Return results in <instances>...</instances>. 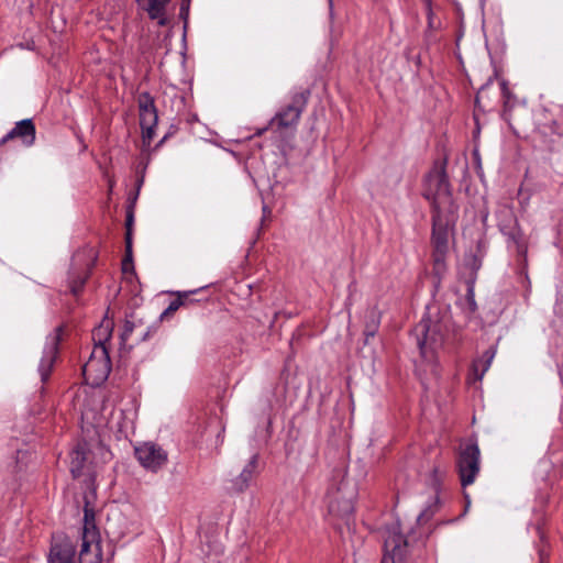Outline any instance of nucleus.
Wrapping results in <instances>:
<instances>
[{"instance_id": "1", "label": "nucleus", "mask_w": 563, "mask_h": 563, "mask_svg": "<svg viewBox=\"0 0 563 563\" xmlns=\"http://www.w3.org/2000/svg\"><path fill=\"white\" fill-rule=\"evenodd\" d=\"M424 197L432 205V214L452 218L457 214V205L452 197L444 163L435 165L426 179Z\"/></svg>"}, {"instance_id": "2", "label": "nucleus", "mask_w": 563, "mask_h": 563, "mask_svg": "<svg viewBox=\"0 0 563 563\" xmlns=\"http://www.w3.org/2000/svg\"><path fill=\"white\" fill-rule=\"evenodd\" d=\"M457 219V214L449 218L444 214H432V260L433 273L441 278L446 272V256L450 251L449 236Z\"/></svg>"}, {"instance_id": "3", "label": "nucleus", "mask_w": 563, "mask_h": 563, "mask_svg": "<svg viewBox=\"0 0 563 563\" xmlns=\"http://www.w3.org/2000/svg\"><path fill=\"white\" fill-rule=\"evenodd\" d=\"M417 345L424 358H432L434 351L442 345L444 341L443 327L432 321L430 318H423L413 329Z\"/></svg>"}, {"instance_id": "4", "label": "nucleus", "mask_w": 563, "mask_h": 563, "mask_svg": "<svg viewBox=\"0 0 563 563\" xmlns=\"http://www.w3.org/2000/svg\"><path fill=\"white\" fill-rule=\"evenodd\" d=\"M111 362L107 346L95 345L89 360L82 366V375L87 384L101 385L109 376Z\"/></svg>"}, {"instance_id": "5", "label": "nucleus", "mask_w": 563, "mask_h": 563, "mask_svg": "<svg viewBox=\"0 0 563 563\" xmlns=\"http://www.w3.org/2000/svg\"><path fill=\"white\" fill-rule=\"evenodd\" d=\"M456 467L463 487L475 482L481 468V453L476 444H467L460 452Z\"/></svg>"}, {"instance_id": "6", "label": "nucleus", "mask_w": 563, "mask_h": 563, "mask_svg": "<svg viewBox=\"0 0 563 563\" xmlns=\"http://www.w3.org/2000/svg\"><path fill=\"white\" fill-rule=\"evenodd\" d=\"M408 542L400 532L399 526L386 529L384 534V558L382 563H402Z\"/></svg>"}, {"instance_id": "7", "label": "nucleus", "mask_w": 563, "mask_h": 563, "mask_svg": "<svg viewBox=\"0 0 563 563\" xmlns=\"http://www.w3.org/2000/svg\"><path fill=\"white\" fill-rule=\"evenodd\" d=\"M140 110V124L142 128V137L144 143L150 144L154 136V129L157 124L158 117L153 97L147 92H142L137 98Z\"/></svg>"}, {"instance_id": "8", "label": "nucleus", "mask_w": 563, "mask_h": 563, "mask_svg": "<svg viewBox=\"0 0 563 563\" xmlns=\"http://www.w3.org/2000/svg\"><path fill=\"white\" fill-rule=\"evenodd\" d=\"M135 456L143 467L152 472L161 470L168 460L167 452L154 442H144L135 446Z\"/></svg>"}, {"instance_id": "9", "label": "nucleus", "mask_w": 563, "mask_h": 563, "mask_svg": "<svg viewBox=\"0 0 563 563\" xmlns=\"http://www.w3.org/2000/svg\"><path fill=\"white\" fill-rule=\"evenodd\" d=\"M308 91L300 92L294 96L291 104L280 111L272 120V124H277L279 128H290L298 123L302 109L307 102Z\"/></svg>"}, {"instance_id": "10", "label": "nucleus", "mask_w": 563, "mask_h": 563, "mask_svg": "<svg viewBox=\"0 0 563 563\" xmlns=\"http://www.w3.org/2000/svg\"><path fill=\"white\" fill-rule=\"evenodd\" d=\"M102 552L100 545L99 531L87 530L85 537H81V547L79 551V563H101Z\"/></svg>"}, {"instance_id": "11", "label": "nucleus", "mask_w": 563, "mask_h": 563, "mask_svg": "<svg viewBox=\"0 0 563 563\" xmlns=\"http://www.w3.org/2000/svg\"><path fill=\"white\" fill-rule=\"evenodd\" d=\"M446 474V468L440 464L433 465L427 478L429 485L434 488L433 503L429 505L418 517L419 521H428L439 509L440 498L438 495L439 486Z\"/></svg>"}, {"instance_id": "12", "label": "nucleus", "mask_w": 563, "mask_h": 563, "mask_svg": "<svg viewBox=\"0 0 563 563\" xmlns=\"http://www.w3.org/2000/svg\"><path fill=\"white\" fill-rule=\"evenodd\" d=\"M20 137L23 143L27 146L32 145L35 141V126L30 119L22 120L15 124V126L5 134L0 144H4L10 140Z\"/></svg>"}, {"instance_id": "13", "label": "nucleus", "mask_w": 563, "mask_h": 563, "mask_svg": "<svg viewBox=\"0 0 563 563\" xmlns=\"http://www.w3.org/2000/svg\"><path fill=\"white\" fill-rule=\"evenodd\" d=\"M258 455L251 456L242 472L232 481V489L236 493L246 490L257 473Z\"/></svg>"}, {"instance_id": "14", "label": "nucleus", "mask_w": 563, "mask_h": 563, "mask_svg": "<svg viewBox=\"0 0 563 563\" xmlns=\"http://www.w3.org/2000/svg\"><path fill=\"white\" fill-rule=\"evenodd\" d=\"M500 214L504 219L499 222L500 230L507 235L510 240L517 244L518 250L521 249V239L522 234L520 229L517 227L516 218L510 209H504Z\"/></svg>"}, {"instance_id": "15", "label": "nucleus", "mask_w": 563, "mask_h": 563, "mask_svg": "<svg viewBox=\"0 0 563 563\" xmlns=\"http://www.w3.org/2000/svg\"><path fill=\"white\" fill-rule=\"evenodd\" d=\"M74 555L73 543L64 539L52 545L48 561L49 563H73Z\"/></svg>"}, {"instance_id": "16", "label": "nucleus", "mask_w": 563, "mask_h": 563, "mask_svg": "<svg viewBox=\"0 0 563 563\" xmlns=\"http://www.w3.org/2000/svg\"><path fill=\"white\" fill-rule=\"evenodd\" d=\"M60 333H62V328L59 327L55 330V335L52 339V344H51L48 352L41 361L38 371L41 374L42 382L47 380L51 375V372H52V368H53V365H54V362L56 358V354H57V345L60 340Z\"/></svg>"}, {"instance_id": "17", "label": "nucleus", "mask_w": 563, "mask_h": 563, "mask_svg": "<svg viewBox=\"0 0 563 563\" xmlns=\"http://www.w3.org/2000/svg\"><path fill=\"white\" fill-rule=\"evenodd\" d=\"M87 461L86 445L78 444L70 453V472L77 478L82 474Z\"/></svg>"}, {"instance_id": "18", "label": "nucleus", "mask_w": 563, "mask_h": 563, "mask_svg": "<svg viewBox=\"0 0 563 563\" xmlns=\"http://www.w3.org/2000/svg\"><path fill=\"white\" fill-rule=\"evenodd\" d=\"M170 0H148L146 12L152 20H157L158 24L164 26L168 20L166 16V5Z\"/></svg>"}, {"instance_id": "19", "label": "nucleus", "mask_w": 563, "mask_h": 563, "mask_svg": "<svg viewBox=\"0 0 563 563\" xmlns=\"http://www.w3.org/2000/svg\"><path fill=\"white\" fill-rule=\"evenodd\" d=\"M329 511L338 517L346 519L347 527L350 526V517L354 512V506L351 499H333L329 505Z\"/></svg>"}, {"instance_id": "20", "label": "nucleus", "mask_w": 563, "mask_h": 563, "mask_svg": "<svg viewBox=\"0 0 563 563\" xmlns=\"http://www.w3.org/2000/svg\"><path fill=\"white\" fill-rule=\"evenodd\" d=\"M113 323L110 320H103L99 327L92 332V339L95 345L106 346V343L110 340L112 333Z\"/></svg>"}, {"instance_id": "21", "label": "nucleus", "mask_w": 563, "mask_h": 563, "mask_svg": "<svg viewBox=\"0 0 563 563\" xmlns=\"http://www.w3.org/2000/svg\"><path fill=\"white\" fill-rule=\"evenodd\" d=\"M133 222V214L129 213L126 217V234H125V257L122 262L123 271H128V266L132 265V234L131 225Z\"/></svg>"}, {"instance_id": "22", "label": "nucleus", "mask_w": 563, "mask_h": 563, "mask_svg": "<svg viewBox=\"0 0 563 563\" xmlns=\"http://www.w3.org/2000/svg\"><path fill=\"white\" fill-rule=\"evenodd\" d=\"M195 291H184V292H177L176 299H174L169 306L162 312L159 319L164 320L172 316L174 312H176L188 299L190 294H194Z\"/></svg>"}, {"instance_id": "23", "label": "nucleus", "mask_w": 563, "mask_h": 563, "mask_svg": "<svg viewBox=\"0 0 563 563\" xmlns=\"http://www.w3.org/2000/svg\"><path fill=\"white\" fill-rule=\"evenodd\" d=\"M366 319H367V321L365 324L364 333H365L366 338L368 339L369 336L375 335V333L378 330L380 321H379V314L374 308L366 311Z\"/></svg>"}, {"instance_id": "24", "label": "nucleus", "mask_w": 563, "mask_h": 563, "mask_svg": "<svg viewBox=\"0 0 563 563\" xmlns=\"http://www.w3.org/2000/svg\"><path fill=\"white\" fill-rule=\"evenodd\" d=\"M496 351L494 349H488L483 354V360H479L474 363V371L477 373L481 368V374L478 375V378L482 379L484 374L488 371L493 358L495 357Z\"/></svg>"}, {"instance_id": "25", "label": "nucleus", "mask_w": 563, "mask_h": 563, "mask_svg": "<svg viewBox=\"0 0 563 563\" xmlns=\"http://www.w3.org/2000/svg\"><path fill=\"white\" fill-rule=\"evenodd\" d=\"M93 529L98 531L95 525V514L92 510L85 508V517H84V527H82V537H85L87 530Z\"/></svg>"}, {"instance_id": "26", "label": "nucleus", "mask_w": 563, "mask_h": 563, "mask_svg": "<svg viewBox=\"0 0 563 563\" xmlns=\"http://www.w3.org/2000/svg\"><path fill=\"white\" fill-rule=\"evenodd\" d=\"M465 300H466L468 310L471 312L476 311L477 305H476V301H475V294H474V286H473V284H468L467 285V292H466V296H465Z\"/></svg>"}, {"instance_id": "27", "label": "nucleus", "mask_w": 563, "mask_h": 563, "mask_svg": "<svg viewBox=\"0 0 563 563\" xmlns=\"http://www.w3.org/2000/svg\"><path fill=\"white\" fill-rule=\"evenodd\" d=\"M86 280H87V276L78 277L70 282L69 287H70V291L73 292V295L76 296L81 291Z\"/></svg>"}, {"instance_id": "28", "label": "nucleus", "mask_w": 563, "mask_h": 563, "mask_svg": "<svg viewBox=\"0 0 563 563\" xmlns=\"http://www.w3.org/2000/svg\"><path fill=\"white\" fill-rule=\"evenodd\" d=\"M136 327L137 325L133 321L125 320L124 325H123V330H122V333H121L122 341H126L129 339V336L131 335V333L133 332V330Z\"/></svg>"}, {"instance_id": "29", "label": "nucleus", "mask_w": 563, "mask_h": 563, "mask_svg": "<svg viewBox=\"0 0 563 563\" xmlns=\"http://www.w3.org/2000/svg\"><path fill=\"white\" fill-rule=\"evenodd\" d=\"M503 92L505 97V111L511 117V100L505 82L503 84Z\"/></svg>"}, {"instance_id": "30", "label": "nucleus", "mask_w": 563, "mask_h": 563, "mask_svg": "<svg viewBox=\"0 0 563 563\" xmlns=\"http://www.w3.org/2000/svg\"><path fill=\"white\" fill-rule=\"evenodd\" d=\"M189 3H190V0H183L181 9H180L181 12H184L185 10H188Z\"/></svg>"}, {"instance_id": "31", "label": "nucleus", "mask_w": 563, "mask_h": 563, "mask_svg": "<svg viewBox=\"0 0 563 563\" xmlns=\"http://www.w3.org/2000/svg\"><path fill=\"white\" fill-rule=\"evenodd\" d=\"M426 4L427 9L429 10V13H431V0H422Z\"/></svg>"}, {"instance_id": "32", "label": "nucleus", "mask_w": 563, "mask_h": 563, "mask_svg": "<svg viewBox=\"0 0 563 563\" xmlns=\"http://www.w3.org/2000/svg\"><path fill=\"white\" fill-rule=\"evenodd\" d=\"M427 14H428L429 23L431 24V20L433 18V11L431 10V13H429V10L427 9Z\"/></svg>"}, {"instance_id": "33", "label": "nucleus", "mask_w": 563, "mask_h": 563, "mask_svg": "<svg viewBox=\"0 0 563 563\" xmlns=\"http://www.w3.org/2000/svg\"><path fill=\"white\" fill-rule=\"evenodd\" d=\"M148 333H150V331H147V332L143 335L142 340H145V339H146V336L148 335Z\"/></svg>"}, {"instance_id": "34", "label": "nucleus", "mask_w": 563, "mask_h": 563, "mask_svg": "<svg viewBox=\"0 0 563 563\" xmlns=\"http://www.w3.org/2000/svg\"><path fill=\"white\" fill-rule=\"evenodd\" d=\"M143 183V177L139 180V187L142 185Z\"/></svg>"}]
</instances>
